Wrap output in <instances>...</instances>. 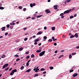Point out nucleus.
<instances>
[{
	"mask_svg": "<svg viewBox=\"0 0 79 79\" xmlns=\"http://www.w3.org/2000/svg\"><path fill=\"white\" fill-rule=\"evenodd\" d=\"M45 51H44L40 52L39 53V56H43L44 54H45Z\"/></svg>",
	"mask_w": 79,
	"mask_h": 79,
	"instance_id": "1",
	"label": "nucleus"
},
{
	"mask_svg": "<svg viewBox=\"0 0 79 79\" xmlns=\"http://www.w3.org/2000/svg\"><path fill=\"white\" fill-rule=\"evenodd\" d=\"M71 11V10H69L65 11L64 12V14H66V13H69Z\"/></svg>",
	"mask_w": 79,
	"mask_h": 79,
	"instance_id": "2",
	"label": "nucleus"
},
{
	"mask_svg": "<svg viewBox=\"0 0 79 79\" xmlns=\"http://www.w3.org/2000/svg\"><path fill=\"white\" fill-rule=\"evenodd\" d=\"M8 66V64H4L2 67V69H4L5 68H6V67H7Z\"/></svg>",
	"mask_w": 79,
	"mask_h": 79,
	"instance_id": "3",
	"label": "nucleus"
},
{
	"mask_svg": "<svg viewBox=\"0 0 79 79\" xmlns=\"http://www.w3.org/2000/svg\"><path fill=\"white\" fill-rule=\"evenodd\" d=\"M45 12H46V14H48V13H50L51 12V11H50V10L47 9L45 10Z\"/></svg>",
	"mask_w": 79,
	"mask_h": 79,
	"instance_id": "4",
	"label": "nucleus"
},
{
	"mask_svg": "<svg viewBox=\"0 0 79 79\" xmlns=\"http://www.w3.org/2000/svg\"><path fill=\"white\" fill-rule=\"evenodd\" d=\"M78 75V74L75 73L73 74L72 76L73 77H76V76H77Z\"/></svg>",
	"mask_w": 79,
	"mask_h": 79,
	"instance_id": "5",
	"label": "nucleus"
},
{
	"mask_svg": "<svg viewBox=\"0 0 79 79\" xmlns=\"http://www.w3.org/2000/svg\"><path fill=\"white\" fill-rule=\"evenodd\" d=\"M57 6H58V5H55L54 6V7L55 10H57V9H58V8H57Z\"/></svg>",
	"mask_w": 79,
	"mask_h": 79,
	"instance_id": "6",
	"label": "nucleus"
},
{
	"mask_svg": "<svg viewBox=\"0 0 79 79\" xmlns=\"http://www.w3.org/2000/svg\"><path fill=\"white\" fill-rule=\"evenodd\" d=\"M43 33V32L42 31H40L38 32V33L37 34V35H40V34H42Z\"/></svg>",
	"mask_w": 79,
	"mask_h": 79,
	"instance_id": "7",
	"label": "nucleus"
},
{
	"mask_svg": "<svg viewBox=\"0 0 79 79\" xmlns=\"http://www.w3.org/2000/svg\"><path fill=\"white\" fill-rule=\"evenodd\" d=\"M5 28H6V27H2L1 28V29L2 30V31H5Z\"/></svg>",
	"mask_w": 79,
	"mask_h": 79,
	"instance_id": "8",
	"label": "nucleus"
},
{
	"mask_svg": "<svg viewBox=\"0 0 79 79\" xmlns=\"http://www.w3.org/2000/svg\"><path fill=\"white\" fill-rule=\"evenodd\" d=\"M14 73H15L12 70V71L11 73H10V76H13V74H14Z\"/></svg>",
	"mask_w": 79,
	"mask_h": 79,
	"instance_id": "9",
	"label": "nucleus"
},
{
	"mask_svg": "<svg viewBox=\"0 0 79 79\" xmlns=\"http://www.w3.org/2000/svg\"><path fill=\"white\" fill-rule=\"evenodd\" d=\"M75 37H76V38H77L78 37V34L77 33H76L75 35Z\"/></svg>",
	"mask_w": 79,
	"mask_h": 79,
	"instance_id": "10",
	"label": "nucleus"
},
{
	"mask_svg": "<svg viewBox=\"0 0 79 79\" xmlns=\"http://www.w3.org/2000/svg\"><path fill=\"white\" fill-rule=\"evenodd\" d=\"M31 69H28L27 71H26L25 73H27H27H29V71H31Z\"/></svg>",
	"mask_w": 79,
	"mask_h": 79,
	"instance_id": "11",
	"label": "nucleus"
},
{
	"mask_svg": "<svg viewBox=\"0 0 79 79\" xmlns=\"http://www.w3.org/2000/svg\"><path fill=\"white\" fill-rule=\"evenodd\" d=\"M6 56H5V55H4L2 56L1 58H5Z\"/></svg>",
	"mask_w": 79,
	"mask_h": 79,
	"instance_id": "12",
	"label": "nucleus"
},
{
	"mask_svg": "<svg viewBox=\"0 0 79 79\" xmlns=\"http://www.w3.org/2000/svg\"><path fill=\"white\" fill-rule=\"evenodd\" d=\"M41 52V50H37L36 51L37 53H40Z\"/></svg>",
	"mask_w": 79,
	"mask_h": 79,
	"instance_id": "13",
	"label": "nucleus"
},
{
	"mask_svg": "<svg viewBox=\"0 0 79 79\" xmlns=\"http://www.w3.org/2000/svg\"><path fill=\"white\" fill-rule=\"evenodd\" d=\"M42 15H38L36 17V18H40V17H42Z\"/></svg>",
	"mask_w": 79,
	"mask_h": 79,
	"instance_id": "14",
	"label": "nucleus"
},
{
	"mask_svg": "<svg viewBox=\"0 0 79 79\" xmlns=\"http://www.w3.org/2000/svg\"><path fill=\"white\" fill-rule=\"evenodd\" d=\"M23 50V48H19V51H21Z\"/></svg>",
	"mask_w": 79,
	"mask_h": 79,
	"instance_id": "15",
	"label": "nucleus"
},
{
	"mask_svg": "<svg viewBox=\"0 0 79 79\" xmlns=\"http://www.w3.org/2000/svg\"><path fill=\"white\" fill-rule=\"evenodd\" d=\"M24 66H22L21 67L20 69L21 70H23V69H24Z\"/></svg>",
	"mask_w": 79,
	"mask_h": 79,
	"instance_id": "16",
	"label": "nucleus"
},
{
	"mask_svg": "<svg viewBox=\"0 0 79 79\" xmlns=\"http://www.w3.org/2000/svg\"><path fill=\"white\" fill-rule=\"evenodd\" d=\"M74 71L73 69H71L69 70V73H72V72H73Z\"/></svg>",
	"mask_w": 79,
	"mask_h": 79,
	"instance_id": "17",
	"label": "nucleus"
},
{
	"mask_svg": "<svg viewBox=\"0 0 79 79\" xmlns=\"http://www.w3.org/2000/svg\"><path fill=\"white\" fill-rule=\"evenodd\" d=\"M55 30V27H52V31H54Z\"/></svg>",
	"mask_w": 79,
	"mask_h": 79,
	"instance_id": "18",
	"label": "nucleus"
},
{
	"mask_svg": "<svg viewBox=\"0 0 79 79\" xmlns=\"http://www.w3.org/2000/svg\"><path fill=\"white\" fill-rule=\"evenodd\" d=\"M39 40H38V39L37 38L36 40H35L34 41V42H39Z\"/></svg>",
	"mask_w": 79,
	"mask_h": 79,
	"instance_id": "19",
	"label": "nucleus"
},
{
	"mask_svg": "<svg viewBox=\"0 0 79 79\" xmlns=\"http://www.w3.org/2000/svg\"><path fill=\"white\" fill-rule=\"evenodd\" d=\"M4 9V7L2 6H0V10H3Z\"/></svg>",
	"mask_w": 79,
	"mask_h": 79,
	"instance_id": "20",
	"label": "nucleus"
},
{
	"mask_svg": "<svg viewBox=\"0 0 79 79\" xmlns=\"http://www.w3.org/2000/svg\"><path fill=\"white\" fill-rule=\"evenodd\" d=\"M12 71L14 73H15V72H17V70L16 69H15L14 70H12Z\"/></svg>",
	"mask_w": 79,
	"mask_h": 79,
	"instance_id": "21",
	"label": "nucleus"
},
{
	"mask_svg": "<svg viewBox=\"0 0 79 79\" xmlns=\"http://www.w3.org/2000/svg\"><path fill=\"white\" fill-rule=\"evenodd\" d=\"M10 25H15V23H10Z\"/></svg>",
	"mask_w": 79,
	"mask_h": 79,
	"instance_id": "22",
	"label": "nucleus"
},
{
	"mask_svg": "<svg viewBox=\"0 0 79 79\" xmlns=\"http://www.w3.org/2000/svg\"><path fill=\"white\" fill-rule=\"evenodd\" d=\"M63 55H61L60 56L58 57V58H61V57H63Z\"/></svg>",
	"mask_w": 79,
	"mask_h": 79,
	"instance_id": "23",
	"label": "nucleus"
},
{
	"mask_svg": "<svg viewBox=\"0 0 79 79\" xmlns=\"http://www.w3.org/2000/svg\"><path fill=\"white\" fill-rule=\"evenodd\" d=\"M37 39L38 40H41L42 39V38H41V37H40Z\"/></svg>",
	"mask_w": 79,
	"mask_h": 79,
	"instance_id": "24",
	"label": "nucleus"
},
{
	"mask_svg": "<svg viewBox=\"0 0 79 79\" xmlns=\"http://www.w3.org/2000/svg\"><path fill=\"white\" fill-rule=\"evenodd\" d=\"M74 37V35H71L70 36V39H71V38H73V37Z\"/></svg>",
	"mask_w": 79,
	"mask_h": 79,
	"instance_id": "25",
	"label": "nucleus"
},
{
	"mask_svg": "<svg viewBox=\"0 0 79 79\" xmlns=\"http://www.w3.org/2000/svg\"><path fill=\"white\" fill-rule=\"evenodd\" d=\"M35 56H34V54H32L31 56V58H34V57Z\"/></svg>",
	"mask_w": 79,
	"mask_h": 79,
	"instance_id": "26",
	"label": "nucleus"
},
{
	"mask_svg": "<svg viewBox=\"0 0 79 79\" xmlns=\"http://www.w3.org/2000/svg\"><path fill=\"white\" fill-rule=\"evenodd\" d=\"M40 71H45V69L44 68H42L40 69Z\"/></svg>",
	"mask_w": 79,
	"mask_h": 79,
	"instance_id": "27",
	"label": "nucleus"
},
{
	"mask_svg": "<svg viewBox=\"0 0 79 79\" xmlns=\"http://www.w3.org/2000/svg\"><path fill=\"white\" fill-rule=\"evenodd\" d=\"M30 7L32 8V7H33V4H32V3H31L30 4Z\"/></svg>",
	"mask_w": 79,
	"mask_h": 79,
	"instance_id": "28",
	"label": "nucleus"
},
{
	"mask_svg": "<svg viewBox=\"0 0 79 79\" xmlns=\"http://www.w3.org/2000/svg\"><path fill=\"white\" fill-rule=\"evenodd\" d=\"M19 56L18 55H14V57H18Z\"/></svg>",
	"mask_w": 79,
	"mask_h": 79,
	"instance_id": "29",
	"label": "nucleus"
},
{
	"mask_svg": "<svg viewBox=\"0 0 79 79\" xmlns=\"http://www.w3.org/2000/svg\"><path fill=\"white\" fill-rule=\"evenodd\" d=\"M74 18V16H71L69 18L70 19H72V18Z\"/></svg>",
	"mask_w": 79,
	"mask_h": 79,
	"instance_id": "30",
	"label": "nucleus"
},
{
	"mask_svg": "<svg viewBox=\"0 0 79 79\" xmlns=\"http://www.w3.org/2000/svg\"><path fill=\"white\" fill-rule=\"evenodd\" d=\"M76 54V52L73 53L72 54V55H75Z\"/></svg>",
	"mask_w": 79,
	"mask_h": 79,
	"instance_id": "31",
	"label": "nucleus"
},
{
	"mask_svg": "<svg viewBox=\"0 0 79 79\" xmlns=\"http://www.w3.org/2000/svg\"><path fill=\"white\" fill-rule=\"evenodd\" d=\"M50 69H53V67H49Z\"/></svg>",
	"mask_w": 79,
	"mask_h": 79,
	"instance_id": "32",
	"label": "nucleus"
},
{
	"mask_svg": "<svg viewBox=\"0 0 79 79\" xmlns=\"http://www.w3.org/2000/svg\"><path fill=\"white\" fill-rule=\"evenodd\" d=\"M26 65V66L27 67L29 66V64L28 62H27V63Z\"/></svg>",
	"mask_w": 79,
	"mask_h": 79,
	"instance_id": "33",
	"label": "nucleus"
},
{
	"mask_svg": "<svg viewBox=\"0 0 79 79\" xmlns=\"http://www.w3.org/2000/svg\"><path fill=\"white\" fill-rule=\"evenodd\" d=\"M48 42H52V39H49L48 40Z\"/></svg>",
	"mask_w": 79,
	"mask_h": 79,
	"instance_id": "34",
	"label": "nucleus"
},
{
	"mask_svg": "<svg viewBox=\"0 0 79 79\" xmlns=\"http://www.w3.org/2000/svg\"><path fill=\"white\" fill-rule=\"evenodd\" d=\"M44 39H47V36H44Z\"/></svg>",
	"mask_w": 79,
	"mask_h": 79,
	"instance_id": "35",
	"label": "nucleus"
},
{
	"mask_svg": "<svg viewBox=\"0 0 79 79\" xmlns=\"http://www.w3.org/2000/svg\"><path fill=\"white\" fill-rule=\"evenodd\" d=\"M69 58H72V56H71V54L69 55Z\"/></svg>",
	"mask_w": 79,
	"mask_h": 79,
	"instance_id": "36",
	"label": "nucleus"
},
{
	"mask_svg": "<svg viewBox=\"0 0 79 79\" xmlns=\"http://www.w3.org/2000/svg\"><path fill=\"white\" fill-rule=\"evenodd\" d=\"M39 76V74H35L34 77H36V76Z\"/></svg>",
	"mask_w": 79,
	"mask_h": 79,
	"instance_id": "37",
	"label": "nucleus"
},
{
	"mask_svg": "<svg viewBox=\"0 0 79 79\" xmlns=\"http://www.w3.org/2000/svg\"><path fill=\"white\" fill-rule=\"evenodd\" d=\"M27 40V38H26L24 39V40L25 41H26Z\"/></svg>",
	"mask_w": 79,
	"mask_h": 79,
	"instance_id": "38",
	"label": "nucleus"
},
{
	"mask_svg": "<svg viewBox=\"0 0 79 79\" xmlns=\"http://www.w3.org/2000/svg\"><path fill=\"white\" fill-rule=\"evenodd\" d=\"M63 15H64V14H63V13H62L60 15V16H63Z\"/></svg>",
	"mask_w": 79,
	"mask_h": 79,
	"instance_id": "39",
	"label": "nucleus"
},
{
	"mask_svg": "<svg viewBox=\"0 0 79 79\" xmlns=\"http://www.w3.org/2000/svg\"><path fill=\"white\" fill-rule=\"evenodd\" d=\"M30 58V56H28L26 57V58L28 59V58Z\"/></svg>",
	"mask_w": 79,
	"mask_h": 79,
	"instance_id": "40",
	"label": "nucleus"
},
{
	"mask_svg": "<svg viewBox=\"0 0 79 79\" xmlns=\"http://www.w3.org/2000/svg\"><path fill=\"white\" fill-rule=\"evenodd\" d=\"M6 27H7V28H8V27H10V25H9V24H7V25H6Z\"/></svg>",
	"mask_w": 79,
	"mask_h": 79,
	"instance_id": "41",
	"label": "nucleus"
},
{
	"mask_svg": "<svg viewBox=\"0 0 79 79\" xmlns=\"http://www.w3.org/2000/svg\"><path fill=\"white\" fill-rule=\"evenodd\" d=\"M19 9H20V10H21V9H22V6H20L19 7Z\"/></svg>",
	"mask_w": 79,
	"mask_h": 79,
	"instance_id": "42",
	"label": "nucleus"
},
{
	"mask_svg": "<svg viewBox=\"0 0 79 79\" xmlns=\"http://www.w3.org/2000/svg\"><path fill=\"white\" fill-rule=\"evenodd\" d=\"M54 45H55V46H56V45H57V44H56V43H54Z\"/></svg>",
	"mask_w": 79,
	"mask_h": 79,
	"instance_id": "43",
	"label": "nucleus"
},
{
	"mask_svg": "<svg viewBox=\"0 0 79 79\" xmlns=\"http://www.w3.org/2000/svg\"><path fill=\"white\" fill-rule=\"evenodd\" d=\"M8 34V32H6L5 33V35H7Z\"/></svg>",
	"mask_w": 79,
	"mask_h": 79,
	"instance_id": "44",
	"label": "nucleus"
},
{
	"mask_svg": "<svg viewBox=\"0 0 79 79\" xmlns=\"http://www.w3.org/2000/svg\"><path fill=\"white\" fill-rule=\"evenodd\" d=\"M8 69H9V67H7L6 69H5V71H7V70H8Z\"/></svg>",
	"mask_w": 79,
	"mask_h": 79,
	"instance_id": "45",
	"label": "nucleus"
},
{
	"mask_svg": "<svg viewBox=\"0 0 79 79\" xmlns=\"http://www.w3.org/2000/svg\"><path fill=\"white\" fill-rule=\"evenodd\" d=\"M26 8L23 9V11H26Z\"/></svg>",
	"mask_w": 79,
	"mask_h": 79,
	"instance_id": "46",
	"label": "nucleus"
},
{
	"mask_svg": "<svg viewBox=\"0 0 79 79\" xmlns=\"http://www.w3.org/2000/svg\"><path fill=\"white\" fill-rule=\"evenodd\" d=\"M31 18V17H27L26 19H29L30 18Z\"/></svg>",
	"mask_w": 79,
	"mask_h": 79,
	"instance_id": "47",
	"label": "nucleus"
},
{
	"mask_svg": "<svg viewBox=\"0 0 79 79\" xmlns=\"http://www.w3.org/2000/svg\"><path fill=\"white\" fill-rule=\"evenodd\" d=\"M29 52L28 51L27 52L25 53V54H29Z\"/></svg>",
	"mask_w": 79,
	"mask_h": 79,
	"instance_id": "48",
	"label": "nucleus"
},
{
	"mask_svg": "<svg viewBox=\"0 0 79 79\" xmlns=\"http://www.w3.org/2000/svg\"><path fill=\"white\" fill-rule=\"evenodd\" d=\"M44 30H46V29H47V27H44Z\"/></svg>",
	"mask_w": 79,
	"mask_h": 79,
	"instance_id": "49",
	"label": "nucleus"
},
{
	"mask_svg": "<svg viewBox=\"0 0 79 79\" xmlns=\"http://www.w3.org/2000/svg\"><path fill=\"white\" fill-rule=\"evenodd\" d=\"M56 40H57V39H54L53 40V41H56Z\"/></svg>",
	"mask_w": 79,
	"mask_h": 79,
	"instance_id": "50",
	"label": "nucleus"
},
{
	"mask_svg": "<svg viewBox=\"0 0 79 79\" xmlns=\"http://www.w3.org/2000/svg\"><path fill=\"white\" fill-rule=\"evenodd\" d=\"M19 58H18L17 59H16V61H19Z\"/></svg>",
	"mask_w": 79,
	"mask_h": 79,
	"instance_id": "51",
	"label": "nucleus"
},
{
	"mask_svg": "<svg viewBox=\"0 0 79 79\" xmlns=\"http://www.w3.org/2000/svg\"><path fill=\"white\" fill-rule=\"evenodd\" d=\"M47 73V72L46 71H44L43 73V74H45Z\"/></svg>",
	"mask_w": 79,
	"mask_h": 79,
	"instance_id": "52",
	"label": "nucleus"
},
{
	"mask_svg": "<svg viewBox=\"0 0 79 79\" xmlns=\"http://www.w3.org/2000/svg\"><path fill=\"white\" fill-rule=\"evenodd\" d=\"M70 1V0H68L67 1H66V2H67V3H68V2H69Z\"/></svg>",
	"mask_w": 79,
	"mask_h": 79,
	"instance_id": "53",
	"label": "nucleus"
},
{
	"mask_svg": "<svg viewBox=\"0 0 79 79\" xmlns=\"http://www.w3.org/2000/svg\"><path fill=\"white\" fill-rule=\"evenodd\" d=\"M58 51H57V50H56L54 52V53H56Z\"/></svg>",
	"mask_w": 79,
	"mask_h": 79,
	"instance_id": "54",
	"label": "nucleus"
},
{
	"mask_svg": "<svg viewBox=\"0 0 79 79\" xmlns=\"http://www.w3.org/2000/svg\"><path fill=\"white\" fill-rule=\"evenodd\" d=\"M26 29H27V27H25L24 28H23V30H26Z\"/></svg>",
	"mask_w": 79,
	"mask_h": 79,
	"instance_id": "55",
	"label": "nucleus"
},
{
	"mask_svg": "<svg viewBox=\"0 0 79 79\" xmlns=\"http://www.w3.org/2000/svg\"><path fill=\"white\" fill-rule=\"evenodd\" d=\"M37 42H35L34 43V44L35 45H37Z\"/></svg>",
	"mask_w": 79,
	"mask_h": 79,
	"instance_id": "56",
	"label": "nucleus"
},
{
	"mask_svg": "<svg viewBox=\"0 0 79 79\" xmlns=\"http://www.w3.org/2000/svg\"><path fill=\"white\" fill-rule=\"evenodd\" d=\"M35 18V17H32L31 19H34Z\"/></svg>",
	"mask_w": 79,
	"mask_h": 79,
	"instance_id": "57",
	"label": "nucleus"
},
{
	"mask_svg": "<svg viewBox=\"0 0 79 79\" xmlns=\"http://www.w3.org/2000/svg\"><path fill=\"white\" fill-rule=\"evenodd\" d=\"M35 37H36L35 36V35H34L33 36L32 38H35Z\"/></svg>",
	"mask_w": 79,
	"mask_h": 79,
	"instance_id": "58",
	"label": "nucleus"
},
{
	"mask_svg": "<svg viewBox=\"0 0 79 79\" xmlns=\"http://www.w3.org/2000/svg\"><path fill=\"white\" fill-rule=\"evenodd\" d=\"M64 16H61V18H64Z\"/></svg>",
	"mask_w": 79,
	"mask_h": 79,
	"instance_id": "59",
	"label": "nucleus"
},
{
	"mask_svg": "<svg viewBox=\"0 0 79 79\" xmlns=\"http://www.w3.org/2000/svg\"><path fill=\"white\" fill-rule=\"evenodd\" d=\"M54 39H55V37L53 36L52 37V39H53V40Z\"/></svg>",
	"mask_w": 79,
	"mask_h": 79,
	"instance_id": "60",
	"label": "nucleus"
},
{
	"mask_svg": "<svg viewBox=\"0 0 79 79\" xmlns=\"http://www.w3.org/2000/svg\"><path fill=\"white\" fill-rule=\"evenodd\" d=\"M76 48L77 49H78V48H79V46H77L76 47Z\"/></svg>",
	"mask_w": 79,
	"mask_h": 79,
	"instance_id": "61",
	"label": "nucleus"
},
{
	"mask_svg": "<svg viewBox=\"0 0 79 79\" xmlns=\"http://www.w3.org/2000/svg\"><path fill=\"white\" fill-rule=\"evenodd\" d=\"M33 6H35V3H34L33 4Z\"/></svg>",
	"mask_w": 79,
	"mask_h": 79,
	"instance_id": "62",
	"label": "nucleus"
},
{
	"mask_svg": "<svg viewBox=\"0 0 79 79\" xmlns=\"http://www.w3.org/2000/svg\"><path fill=\"white\" fill-rule=\"evenodd\" d=\"M36 70L37 71H39V69H36Z\"/></svg>",
	"mask_w": 79,
	"mask_h": 79,
	"instance_id": "63",
	"label": "nucleus"
},
{
	"mask_svg": "<svg viewBox=\"0 0 79 79\" xmlns=\"http://www.w3.org/2000/svg\"><path fill=\"white\" fill-rule=\"evenodd\" d=\"M11 69H12V68H11L10 69H9V71H11Z\"/></svg>",
	"mask_w": 79,
	"mask_h": 79,
	"instance_id": "64",
	"label": "nucleus"
}]
</instances>
